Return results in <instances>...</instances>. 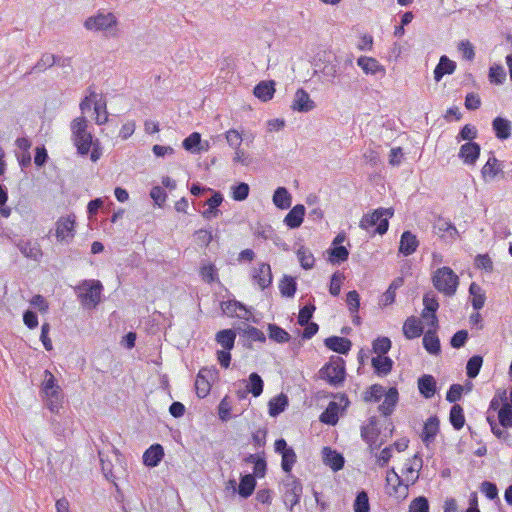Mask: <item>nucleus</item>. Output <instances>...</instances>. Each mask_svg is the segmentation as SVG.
Wrapping results in <instances>:
<instances>
[{"instance_id":"nucleus-12","label":"nucleus","mask_w":512,"mask_h":512,"mask_svg":"<svg viewBox=\"0 0 512 512\" xmlns=\"http://www.w3.org/2000/svg\"><path fill=\"white\" fill-rule=\"evenodd\" d=\"M253 280L264 290L272 284L271 267L268 263H260L252 273Z\"/></svg>"},{"instance_id":"nucleus-5","label":"nucleus","mask_w":512,"mask_h":512,"mask_svg":"<svg viewBox=\"0 0 512 512\" xmlns=\"http://www.w3.org/2000/svg\"><path fill=\"white\" fill-rule=\"evenodd\" d=\"M345 374V361L339 356H332L330 361L319 370V377L334 387L343 384Z\"/></svg>"},{"instance_id":"nucleus-59","label":"nucleus","mask_w":512,"mask_h":512,"mask_svg":"<svg viewBox=\"0 0 512 512\" xmlns=\"http://www.w3.org/2000/svg\"><path fill=\"white\" fill-rule=\"evenodd\" d=\"M384 393L385 390L383 386L374 384L370 387L369 391L365 393L364 400L378 402Z\"/></svg>"},{"instance_id":"nucleus-8","label":"nucleus","mask_w":512,"mask_h":512,"mask_svg":"<svg viewBox=\"0 0 512 512\" xmlns=\"http://www.w3.org/2000/svg\"><path fill=\"white\" fill-rule=\"evenodd\" d=\"M76 216L70 214L60 217L56 222V238L60 242H70L75 236Z\"/></svg>"},{"instance_id":"nucleus-19","label":"nucleus","mask_w":512,"mask_h":512,"mask_svg":"<svg viewBox=\"0 0 512 512\" xmlns=\"http://www.w3.org/2000/svg\"><path fill=\"white\" fill-rule=\"evenodd\" d=\"M305 210L304 205H295L285 216L284 223L291 229L300 227L304 219Z\"/></svg>"},{"instance_id":"nucleus-21","label":"nucleus","mask_w":512,"mask_h":512,"mask_svg":"<svg viewBox=\"0 0 512 512\" xmlns=\"http://www.w3.org/2000/svg\"><path fill=\"white\" fill-rule=\"evenodd\" d=\"M222 202V194L220 192H214L213 196L205 201L204 205H207L208 208L201 213L202 216L207 220L217 217L220 214L218 207Z\"/></svg>"},{"instance_id":"nucleus-54","label":"nucleus","mask_w":512,"mask_h":512,"mask_svg":"<svg viewBox=\"0 0 512 512\" xmlns=\"http://www.w3.org/2000/svg\"><path fill=\"white\" fill-rule=\"evenodd\" d=\"M95 113L97 114L95 122L98 125H102L108 122V112L106 109L105 101H96L94 105Z\"/></svg>"},{"instance_id":"nucleus-2","label":"nucleus","mask_w":512,"mask_h":512,"mask_svg":"<svg viewBox=\"0 0 512 512\" xmlns=\"http://www.w3.org/2000/svg\"><path fill=\"white\" fill-rule=\"evenodd\" d=\"M394 214L392 208H378L372 213L364 214L360 220L359 227L363 230L370 231V228L376 226L372 235H383L388 231L389 218Z\"/></svg>"},{"instance_id":"nucleus-9","label":"nucleus","mask_w":512,"mask_h":512,"mask_svg":"<svg viewBox=\"0 0 512 512\" xmlns=\"http://www.w3.org/2000/svg\"><path fill=\"white\" fill-rule=\"evenodd\" d=\"M433 231L439 237L448 238L451 241L456 240L459 236L458 230L454 224L441 216L437 217L435 220L433 224Z\"/></svg>"},{"instance_id":"nucleus-64","label":"nucleus","mask_w":512,"mask_h":512,"mask_svg":"<svg viewBox=\"0 0 512 512\" xmlns=\"http://www.w3.org/2000/svg\"><path fill=\"white\" fill-rule=\"evenodd\" d=\"M475 266L479 269H484L487 272L493 271V262L487 254L477 255L475 258Z\"/></svg>"},{"instance_id":"nucleus-58","label":"nucleus","mask_w":512,"mask_h":512,"mask_svg":"<svg viewBox=\"0 0 512 512\" xmlns=\"http://www.w3.org/2000/svg\"><path fill=\"white\" fill-rule=\"evenodd\" d=\"M315 309L316 308L313 304L305 305L304 307H302L298 315V324L300 326H304L310 323V320L313 316Z\"/></svg>"},{"instance_id":"nucleus-34","label":"nucleus","mask_w":512,"mask_h":512,"mask_svg":"<svg viewBox=\"0 0 512 512\" xmlns=\"http://www.w3.org/2000/svg\"><path fill=\"white\" fill-rule=\"evenodd\" d=\"M274 92L275 88L273 81H262L254 88V95L264 102L272 99Z\"/></svg>"},{"instance_id":"nucleus-20","label":"nucleus","mask_w":512,"mask_h":512,"mask_svg":"<svg viewBox=\"0 0 512 512\" xmlns=\"http://www.w3.org/2000/svg\"><path fill=\"white\" fill-rule=\"evenodd\" d=\"M45 378L42 384V390L45 393L47 398H55L56 400L60 399V387L56 383V379L54 375L48 371H44Z\"/></svg>"},{"instance_id":"nucleus-10","label":"nucleus","mask_w":512,"mask_h":512,"mask_svg":"<svg viewBox=\"0 0 512 512\" xmlns=\"http://www.w3.org/2000/svg\"><path fill=\"white\" fill-rule=\"evenodd\" d=\"M386 482L389 495L401 496L407 494L408 486L403 485L402 478L395 472L394 468L387 472Z\"/></svg>"},{"instance_id":"nucleus-37","label":"nucleus","mask_w":512,"mask_h":512,"mask_svg":"<svg viewBox=\"0 0 512 512\" xmlns=\"http://www.w3.org/2000/svg\"><path fill=\"white\" fill-rule=\"evenodd\" d=\"M56 55L51 53H43L37 63L31 68L27 74L40 73L55 65Z\"/></svg>"},{"instance_id":"nucleus-15","label":"nucleus","mask_w":512,"mask_h":512,"mask_svg":"<svg viewBox=\"0 0 512 512\" xmlns=\"http://www.w3.org/2000/svg\"><path fill=\"white\" fill-rule=\"evenodd\" d=\"M209 377H212V372L207 368H202L197 374L195 389L200 398L206 397L210 392L211 384Z\"/></svg>"},{"instance_id":"nucleus-61","label":"nucleus","mask_w":512,"mask_h":512,"mask_svg":"<svg viewBox=\"0 0 512 512\" xmlns=\"http://www.w3.org/2000/svg\"><path fill=\"white\" fill-rule=\"evenodd\" d=\"M468 340V331L467 330H459L457 331L450 340V344L455 349L462 348Z\"/></svg>"},{"instance_id":"nucleus-35","label":"nucleus","mask_w":512,"mask_h":512,"mask_svg":"<svg viewBox=\"0 0 512 512\" xmlns=\"http://www.w3.org/2000/svg\"><path fill=\"white\" fill-rule=\"evenodd\" d=\"M292 197L285 187H278L273 194V203L279 209H288L291 206Z\"/></svg>"},{"instance_id":"nucleus-18","label":"nucleus","mask_w":512,"mask_h":512,"mask_svg":"<svg viewBox=\"0 0 512 512\" xmlns=\"http://www.w3.org/2000/svg\"><path fill=\"white\" fill-rule=\"evenodd\" d=\"M163 457V447L160 444H153L144 452L143 463L148 467H156Z\"/></svg>"},{"instance_id":"nucleus-60","label":"nucleus","mask_w":512,"mask_h":512,"mask_svg":"<svg viewBox=\"0 0 512 512\" xmlns=\"http://www.w3.org/2000/svg\"><path fill=\"white\" fill-rule=\"evenodd\" d=\"M408 512H429L428 500L423 496L415 498L410 503Z\"/></svg>"},{"instance_id":"nucleus-16","label":"nucleus","mask_w":512,"mask_h":512,"mask_svg":"<svg viewBox=\"0 0 512 512\" xmlns=\"http://www.w3.org/2000/svg\"><path fill=\"white\" fill-rule=\"evenodd\" d=\"M325 346L339 354H347L352 346V342L348 338L331 336L324 340Z\"/></svg>"},{"instance_id":"nucleus-32","label":"nucleus","mask_w":512,"mask_h":512,"mask_svg":"<svg viewBox=\"0 0 512 512\" xmlns=\"http://www.w3.org/2000/svg\"><path fill=\"white\" fill-rule=\"evenodd\" d=\"M20 252L27 258L38 260L42 256L41 249L36 242L20 240L17 243Z\"/></svg>"},{"instance_id":"nucleus-38","label":"nucleus","mask_w":512,"mask_h":512,"mask_svg":"<svg viewBox=\"0 0 512 512\" xmlns=\"http://www.w3.org/2000/svg\"><path fill=\"white\" fill-rule=\"evenodd\" d=\"M269 415L272 417L278 416L288 406V397L281 393L277 397L272 398L269 403Z\"/></svg>"},{"instance_id":"nucleus-52","label":"nucleus","mask_w":512,"mask_h":512,"mask_svg":"<svg viewBox=\"0 0 512 512\" xmlns=\"http://www.w3.org/2000/svg\"><path fill=\"white\" fill-rule=\"evenodd\" d=\"M369 498L366 491H360L354 501V512H369Z\"/></svg>"},{"instance_id":"nucleus-62","label":"nucleus","mask_w":512,"mask_h":512,"mask_svg":"<svg viewBox=\"0 0 512 512\" xmlns=\"http://www.w3.org/2000/svg\"><path fill=\"white\" fill-rule=\"evenodd\" d=\"M490 81L496 84H502L506 78V72L502 66H492L489 70Z\"/></svg>"},{"instance_id":"nucleus-49","label":"nucleus","mask_w":512,"mask_h":512,"mask_svg":"<svg viewBox=\"0 0 512 512\" xmlns=\"http://www.w3.org/2000/svg\"><path fill=\"white\" fill-rule=\"evenodd\" d=\"M499 423L504 428L512 427V406L508 403H504L498 411Z\"/></svg>"},{"instance_id":"nucleus-33","label":"nucleus","mask_w":512,"mask_h":512,"mask_svg":"<svg viewBox=\"0 0 512 512\" xmlns=\"http://www.w3.org/2000/svg\"><path fill=\"white\" fill-rule=\"evenodd\" d=\"M256 487L255 476L252 474H246L241 476L240 483L238 486V494L243 498L251 496Z\"/></svg>"},{"instance_id":"nucleus-47","label":"nucleus","mask_w":512,"mask_h":512,"mask_svg":"<svg viewBox=\"0 0 512 512\" xmlns=\"http://www.w3.org/2000/svg\"><path fill=\"white\" fill-rule=\"evenodd\" d=\"M327 252L329 254V261L332 264H339L341 262H344L349 257V251L344 246H336L330 248Z\"/></svg>"},{"instance_id":"nucleus-36","label":"nucleus","mask_w":512,"mask_h":512,"mask_svg":"<svg viewBox=\"0 0 512 512\" xmlns=\"http://www.w3.org/2000/svg\"><path fill=\"white\" fill-rule=\"evenodd\" d=\"M235 338L236 333L232 329L220 330L215 337L216 342L228 351L234 348Z\"/></svg>"},{"instance_id":"nucleus-1","label":"nucleus","mask_w":512,"mask_h":512,"mask_svg":"<svg viewBox=\"0 0 512 512\" xmlns=\"http://www.w3.org/2000/svg\"><path fill=\"white\" fill-rule=\"evenodd\" d=\"M72 141L79 155H87L93 144V136L88 131V120L85 116L77 117L70 124Z\"/></svg>"},{"instance_id":"nucleus-26","label":"nucleus","mask_w":512,"mask_h":512,"mask_svg":"<svg viewBox=\"0 0 512 512\" xmlns=\"http://www.w3.org/2000/svg\"><path fill=\"white\" fill-rule=\"evenodd\" d=\"M357 64L366 74L375 75L379 72H385V68L372 57L361 56L357 59Z\"/></svg>"},{"instance_id":"nucleus-3","label":"nucleus","mask_w":512,"mask_h":512,"mask_svg":"<svg viewBox=\"0 0 512 512\" xmlns=\"http://www.w3.org/2000/svg\"><path fill=\"white\" fill-rule=\"evenodd\" d=\"M75 290L83 307L92 309L101 301L103 286L99 280H84Z\"/></svg>"},{"instance_id":"nucleus-24","label":"nucleus","mask_w":512,"mask_h":512,"mask_svg":"<svg viewBox=\"0 0 512 512\" xmlns=\"http://www.w3.org/2000/svg\"><path fill=\"white\" fill-rule=\"evenodd\" d=\"M419 392L427 399L436 393V381L432 375L425 374L418 379Z\"/></svg>"},{"instance_id":"nucleus-44","label":"nucleus","mask_w":512,"mask_h":512,"mask_svg":"<svg viewBox=\"0 0 512 512\" xmlns=\"http://www.w3.org/2000/svg\"><path fill=\"white\" fill-rule=\"evenodd\" d=\"M269 338L277 343H286L290 340V334L276 324L268 325Z\"/></svg>"},{"instance_id":"nucleus-17","label":"nucleus","mask_w":512,"mask_h":512,"mask_svg":"<svg viewBox=\"0 0 512 512\" xmlns=\"http://www.w3.org/2000/svg\"><path fill=\"white\" fill-rule=\"evenodd\" d=\"M439 423L437 416H431L425 422L421 438L426 446L435 440L439 432Z\"/></svg>"},{"instance_id":"nucleus-41","label":"nucleus","mask_w":512,"mask_h":512,"mask_svg":"<svg viewBox=\"0 0 512 512\" xmlns=\"http://www.w3.org/2000/svg\"><path fill=\"white\" fill-rule=\"evenodd\" d=\"M449 420L455 430H460L465 424V416L463 408L459 404L451 407Z\"/></svg>"},{"instance_id":"nucleus-13","label":"nucleus","mask_w":512,"mask_h":512,"mask_svg":"<svg viewBox=\"0 0 512 512\" xmlns=\"http://www.w3.org/2000/svg\"><path fill=\"white\" fill-rule=\"evenodd\" d=\"M480 145L476 142L463 144L459 151V157L468 165H474L480 156Z\"/></svg>"},{"instance_id":"nucleus-30","label":"nucleus","mask_w":512,"mask_h":512,"mask_svg":"<svg viewBox=\"0 0 512 512\" xmlns=\"http://www.w3.org/2000/svg\"><path fill=\"white\" fill-rule=\"evenodd\" d=\"M398 401V391L396 388L392 387L385 393V399L383 403L379 406V411L384 415H390Z\"/></svg>"},{"instance_id":"nucleus-23","label":"nucleus","mask_w":512,"mask_h":512,"mask_svg":"<svg viewBox=\"0 0 512 512\" xmlns=\"http://www.w3.org/2000/svg\"><path fill=\"white\" fill-rule=\"evenodd\" d=\"M423 333L421 322L414 316L408 317L403 325V334L407 339L418 338Z\"/></svg>"},{"instance_id":"nucleus-25","label":"nucleus","mask_w":512,"mask_h":512,"mask_svg":"<svg viewBox=\"0 0 512 512\" xmlns=\"http://www.w3.org/2000/svg\"><path fill=\"white\" fill-rule=\"evenodd\" d=\"M495 135L500 140H506L511 136V122L502 117H496L492 122Z\"/></svg>"},{"instance_id":"nucleus-51","label":"nucleus","mask_w":512,"mask_h":512,"mask_svg":"<svg viewBox=\"0 0 512 512\" xmlns=\"http://www.w3.org/2000/svg\"><path fill=\"white\" fill-rule=\"evenodd\" d=\"M282 455V462L281 466L284 472L287 474H291V470L293 465L296 462L297 456L293 448H289V450H286Z\"/></svg>"},{"instance_id":"nucleus-22","label":"nucleus","mask_w":512,"mask_h":512,"mask_svg":"<svg viewBox=\"0 0 512 512\" xmlns=\"http://www.w3.org/2000/svg\"><path fill=\"white\" fill-rule=\"evenodd\" d=\"M456 69V63L450 60L446 55L440 57L439 63L434 69V79L439 82L444 75L452 74Z\"/></svg>"},{"instance_id":"nucleus-14","label":"nucleus","mask_w":512,"mask_h":512,"mask_svg":"<svg viewBox=\"0 0 512 512\" xmlns=\"http://www.w3.org/2000/svg\"><path fill=\"white\" fill-rule=\"evenodd\" d=\"M419 246V241L411 231H404L400 238L399 253L404 256L413 254Z\"/></svg>"},{"instance_id":"nucleus-55","label":"nucleus","mask_w":512,"mask_h":512,"mask_svg":"<svg viewBox=\"0 0 512 512\" xmlns=\"http://www.w3.org/2000/svg\"><path fill=\"white\" fill-rule=\"evenodd\" d=\"M379 436L377 428H373L367 425L361 427V438L372 448V442H376Z\"/></svg>"},{"instance_id":"nucleus-56","label":"nucleus","mask_w":512,"mask_h":512,"mask_svg":"<svg viewBox=\"0 0 512 512\" xmlns=\"http://www.w3.org/2000/svg\"><path fill=\"white\" fill-rule=\"evenodd\" d=\"M480 491L490 500H498V488L495 483L484 481L481 483Z\"/></svg>"},{"instance_id":"nucleus-43","label":"nucleus","mask_w":512,"mask_h":512,"mask_svg":"<svg viewBox=\"0 0 512 512\" xmlns=\"http://www.w3.org/2000/svg\"><path fill=\"white\" fill-rule=\"evenodd\" d=\"M264 382L259 374L253 372L249 375V382L246 385L247 391L254 397H258L262 394Z\"/></svg>"},{"instance_id":"nucleus-39","label":"nucleus","mask_w":512,"mask_h":512,"mask_svg":"<svg viewBox=\"0 0 512 512\" xmlns=\"http://www.w3.org/2000/svg\"><path fill=\"white\" fill-rule=\"evenodd\" d=\"M469 293L472 296V306L475 310H480L485 303L486 296L482 291V288L475 282H472L469 286Z\"/></svg>"},{"instance_id":"nucleus-29","label":"nucleus","mask_w":512,"mask_h":512,"mask_svg":"<svg viewBox=\"0 0 512 512\" xmlns=\"http://www.w3.org/2000/svg\"><path fill=\"white\" fill-rule=\"evenodd\" d=\"M423 346L432 355H438L441 352L440 340L435 330H428L424 334Z\"/></svg>"},{"instance_id":"nucleus-53","label":"nucleus","mask_w":512,"mask_h":512,"mask_svg":"<svg viewBox=\"0 0 512 512\" xmlns=\"http://www.w3.org/2000/svg\"><path fill=\"white\" fill-rule=\"evenodd\" d=\"M201 143V135L198 132H193L190 134L187 138L183 140V147L185 150L190 152H196L199 151L200 148L199 145Z\"/></svg>"},{"instance_id":"nucleus-31","label":"nucleus","mask_w":512,"mask_h":512,"mask_svg":"<svg viewBox=\"0 0 512 512\" xmlns=\"http://www.w3.org/2000/svg\"><path fill=\"white\" fill-rule=\"evenodd\" d=\"M323 454L325 464L330 466L334 471L343 468L345 460L340 453L331 450L329 447H324Z\"/></svg>"},{"instance_id":"nucleus-4","label":"nucleus","mask_w":512,"mask_h":512,"mask_svg":"<svg viewBox=\"0 0 512 512\" xmlns=\"http://www.w3.org/2000/svg\"><path fill=\"white\" fill-rule=\"evenodd\" d=\"M117 24L118 19L113 13L99 12L94 16L88 17L84 22V27L90 31L105 32L108 36L115 37L117 36L115 31Z\"/></svg>"},{"instance_id":"nucleus-27","label":"nucleus","mask_w":512,"mask_h":512,"mask_svg":"<svg viewBox=\"0 0 512 512\" xmlns=\"http://www.w3.org/2000/svg\"><path fill=\"white\" fill-rule=\"evenodd\" d=\"M372 367L374 371L379 376L388 375L393 368V361L391 358L387 356H376L371 360Z\"/></svg>"},{"instance_id":"nucleus-63","label":"nucleus","mask_w":512,"mask_h":512,"mask_svg":"<svg viewBox=\"0 0 512 512\" xmlns=\"http://www.w3.org/2000/svg\"><path fill=\"white\" fill-rule=\"evenodd\" d=\"M463 386L460 384H452L446 394V400L456 404L462 397Z\"/></svg>"},{"instance_id":"nucleus-11","label":"nucleus","mask_w":512,"mask_h":512,"mask_svg":"<svg viewBox=\"0 0 512 512\" xmlns=\"http://www.w3.org/2000/svg\"><path fill=\"white\" fill-rule=\"evenodd\" d=\"M314 101L310 98L309 94L302 88L298 89L295 93L291 108L298 112H309L315 108Z\"/></svg>"},{"instance_id":"nucleus-50","label":"nucleus","mask_w":512,"mask_h":512,"mask_svg":"<svg viewBox=\"0 0 512 512\" xmlns=\"http://www.w3.org/2000/svg\"><path fill=\"white\" fill-rule=\"evenodd\" d=\"M391 348V340L388 337H378L372 343V350L378 356L385 355Z\"/></svg>"},{"instance_id":"nucleus-57","label":"nucleus","mask_w":512,"mask_h":512,"mask_svg":"<svg viewBox=\"0 0 512 512\" xmlns=\"http://www.w3.org/2000/svg\"><path fill=\"white\" fill-rule=\"evenodd\" d=\"M249 185L247 183L241 182L238 185L232 187V197L236 201H243L249 195Z\"/></svg>"},{"instance_id":"nucleus-45","label":"nucleus","mask_w":512,"mask_h":512,"mask_svg":"<svg viewBox=\"0 0 512 512\" xmlns=\"http://www.w3.org/2000/svg\"><path fill=\"white\" fill-rule=\"evenodd\" d=\"M280 293L284 297H293L295 295L297 284L293 277L285 275L279 284Z\"/></svg>"},{"instance_id":"nucleus-7","label":"nucleus","mask_w":512,"mask_h":512,"mask_svg":"<svg viewBox=\"0 0 512 512\" xmlns=\"http://www.w3.org/2000/svg\"><path fill=\"white\" fill-rule=\"evenodd\" d=\"M283 487V501L290 512H293L294 506L299 504L303 493L302 483L294 475L288 474L283 480Z\"/></svg>"},{"instance_id":"nucleus-28","label":"nucleus","mask_w":512,"mask_h":512,"mask_svg":"<svg viewBox=\"0 0 512 512\" xmlns=\"http://www.w3.org/2000/svg\"><path fill=\"white\" fill-rule=\"evenodd\" d=\"M499 173H502L501 163L495 156H491L481 169L482 177L487 181L494 179Z\"/></svg>"},{"instance_id":"nucleus-48","label":"nucleus","mask_w":512,"mask_h":512,"mask_svg":"<svg viewBox=\"0 0 512 512\" xmlns=\"http://www.w3.org/2000/svg\"><path fill=\"white\" fill-rule=\"evenodd\" d=\"M483 364V357L480 355L472 356L466 365V374L469 378H476Z\"/></svg>"},{"instance_id":"nucleus-40","label":"nucleus","mask_w":512,"mask_h":512,"mask_svg":"<svg viewBox=\"0 0 512 512\" xmlns=\"http://www.w3.org/2000/svg\"><path fill=\"white\" fill-rule=\"evenodd\" d=\"M339 406L336 402H330L328 407L320 415V421L328 425H335L338 422Z\"/></svg>"},{"instance_id":"nucleus-6","label":"nucleus","mask_w":512,"mask_h":512,"mask_svg":"<svg viewBox=\"0 0 512 512\" xmlns=\"http://www.w3.org/2000/svg\"><path fill=\"white\" fill-rule=\"evenodd\" d=\"M434 287L447 296H453L459 284L458 276L449 267L437 269L433 275Z\"/></svg>"},{"instance_id":"nucleus-46","label":"nucleus","mask_w":512,"mask_h":512,"mask_svg":"<svg viewBox=\"0 0 512 512\" xmlns=\"http://www.w3.org/2000/svg\"><path fill=\"white\" fill-rule=\"evenodd\" d=\"M297 257L303 269L308 270L314 267L315 258L306 247L301 246L297 250Z\"/></svg>"},{"instance_id":"nucleus-42","label":"nucleus","mask_w":512,"mask_h":512,"mask_svg":"<svg viewBox=\"0 0 512 512\" xmlns=\"http://www.w3.org/2000/svg\"><path fill=\"white\" fill-rule=\"evenodd\" d=\"M424 310L422 317L427 319L429 314L436 313L439 308V303L434 292H428L423 297Z\"/></svg>"}]
</instances>
